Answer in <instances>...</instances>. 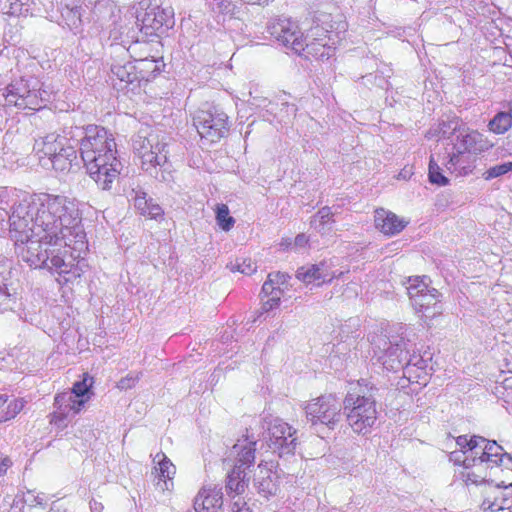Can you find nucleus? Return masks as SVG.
I'll return each instance as SVG.
<instances>
[{
	"label": "nucleus",
	"instance_id": "obj_18",
	"mask_svg": "<svg viewBox=\"0 0 512 512\" xmlns=\"http://www.w3.org/2000/svg\"><path fill=\"white\" fill-rule=\"evenodd\" d=\"M61 23L75 35L83 31V12L81 0H58Z\"/></svg>",
	"mask_w": 512,
	"mask_h": 512
},
{
	"label": "nucleus",
	"instance_id": "obj_27",
	"mask_svg": "<svg viewBox=\"0 0 512 512\" xmlns=\"http://www.w3.org/2000/svg\"><path fill=\"white\" fill-rule=\"evenodd\" d=\"M168 151L160 154L158 159L152 164L151 169L144 170L156 180L163 183H170L173 180L171 164L168 162Z\"/></svg>",
	"mask_w": 512,
	"mask_h": 512
},
{
	"label": "nucleus",
	"instance_id": "obj_38",
	"mask_svg": "<svg viewBox=\"0 0 512 512\" xmlns=\"http://www.w3.org/2000/svg\"><path fill=\"white\" fill-rule=\"evenodd\" d=\"M428 177L432 184L438 186H445L449 182L448 178L442 173V168L434 156L430 157Z\"/></svg>",
	"mask_w": 512,
	"mask_h": 512
},
{
	"label": "nucleus",
	"instance_id": "obj_22",
	"mask_svg": "<svg viewBox=\"0 0 512 512\" xmlns=\"http://www.w3.org/2000/svg\"><path fill=\"white\" fill-rule=\"evenodd\" d=\"M375 227L383 234L393 236L400 233L408 224L395 213L384 208H378L374 214Z\"/></svg>",
	"mask_w": 512,
	"mask_h": 512
},
{
	"label": "nucleus",
	"instance_id": "obj_33",
	"mask_svg": "<svg viewBox=\"0 0 512 512\" xmlns=\"http://www.w3.org/2000/svg\"><path fill=\"white\" fill-rule=\"evenodd\" d=\"M462 156L463 155L454 150L451 153H445L442 157L438 155L436 160L444 165L445 168L450 172L459 170L460 174H468L471 172V169H467L464 165H462Z\"/></svg>",
	"mask_w": 512,
	"mask_h": 512
},
{
	"label": "nucleus",
	"instance_id": "obj_64",
	"mask_svg": "<svg viewBox=\"0 0 512 512\" xmlns=\"http://www.w3.org/2000/svg\"><path fill=\"white\" fill-rule=\"evenodd\" d=\"M187 512H191V511H187Z\"/></svg>",
	"mask_w": 512,
	"mask_h": 512
},
{
	"label": "nucleus",
	"instance_id": "obj_48",
	"mask_svg": "<svg viewBox=\"0 0 512 512\" xmlns=\"http://www.w3.org/2000/svg\"><path fill=\"white\" fill-rule=\"evenodd\" d=\"M25 401L23 399H16L13 402H11L7 410L5 412L4 420H9L14 418L20 411L24 408Z\"/></svg>",
	"mask_w": 512,
	"mask_h": 512
},
{
	"label": "nucleus",
	"instance_id": "obj_63",
	"mask_svg": "<svg viewBox=\"0 0 512 512\" xmlns=\"http://www.w3.org/2000/svg\"><path fill=\"white\" fill-rule=\"evenodd\" d=\"M2 305V303H0V306Z\"/></svg>",
	"mask_w": 512,
	"mask_h": 512
},
{
	"label": "nucleus",
	"instance_id": "obj_3",
	"mask_svg": "<svg viewBox=\"0 0 512 512\" xmlns=\"http://www.w3.org/2000/svg\"><path fill=\"white\" fill-rule=\"evenodd\" d=\"M378 388L367 379H360L343 399L346 421L354 433L367 435L378 418L376 394Z\"/></svg>",
	"mask_w": 512,
	"mask_h": 512
},
{
	"label": "nucleus",
	"instance_id": "obj_58",
	"mask_svg": "<svg viewBox=\"0 0 512 512\" xmlns=\"http://www.w3.org/2000/svg\"><path fill=\"white\" fill-rule=\"evenodd\" d=\"M308 243V238L305 234H298L296 237H295V241H294V244L295 246L297 247H305Z\"/></svg>",
	"mask_w": 512,
	"mask_h": 512
},
{
	"label": "nucleus",
	"instance_id": "obj_32",
	"mask_svg": "<svg viewBox=\"0 0 512 512\" xmlns=\"http://www.w3.org/2000/svg\"><path fill=\"white\" fill-rule=\"evenodd\" d=\"M155 471L160 479H172L176 473V467L171 460L163 453L158 452L153 458Z\"/></svg>",
	"mask_w": 512,
	"mask_h": 512
},
{
	"label": "nucleus",
	"instance_id": "obj_40",
	"mask_svg": "<svg viewBox=\"0 0 512 512\" xmlns=\"http://www.w3.org/2000/svg\"><path fill=\"white\" fill-rule=\"evenodd\" d=\"M333 213L331 211V208L328 206H325L321 208L316 215L312 217L311 220V226L314 227L318 231H324L330 221H332Z\"/></svg>",
	"mask_w": 512,
	"mask_h": 512
},
{
	"label": "nucleus",
	"instance_id": "obj_21",
	"mask_svg": "<svg viewBox=\"0 0 512 512\" xmlns=\"http://www.w3.org/2000/svg\"><path fill=\"white\" fill-rule=\"evenodd\" d=\"M254 486L263 497L269 498L277 494L279 489L278 476L273 472L272 466L268 467L267 463H260L258 465V471L254 478Z\"/></svg>",
	"mask_w": 512,
	"mask_h": 512
},
{
	"label": "nucleus",
	"instance_id": "obj_23",
	"mask_svg": "<svg viewBox=\"0 0 512 512\" xmlns=\"http://www.w3.org/2000/svg\"><path fill=\"white\" fill-rule=\"evenodd\" d=\"M291 433H296V429L280 418H270L269 420L264 419L263 422H261L259 436L262 435L270 447L274 443H277L283 435L291 437Z\"/></svg>",
	"mask_w": 512,
	"mask_h": 512
},
{
	"label": "nucleus",
	"instance_id": "obj_52",
	"mask_svg": "<svg viewBox=\"0 0 512 512\" xmlns=\"http://www.w3.org/2000/svg\"><path fill=\"white\" fill-rule=\"evenodd\" d=\"M138 380L139 376L137 374L130 373L118 381L117 387L121 390H128L134 387Z\"/></svg>",
	"mask_w": 512,
	"mask_h": 512
},
{
	"label": "nucleus",
	"instance_id": "obj_17",
	"mask_svg": "<svg viewBox=\"0 0 512 512\" xmlns=\"http://www.w3.org/2000/svg\"><path fill=\"white\" fill-rule=\"evenodd\" d=\"M89 397L86 399H78L70 391H64L55 395L54 398V412L52 413L51 422L59 423L70 417V415L78 414L85 404L88 402Z\"/></svg>",
	"mask_w": 512,
	"mask_h": 512
},
{
	"label": "nucleus",
	"instance_id": "obj_57",
	"mask_svg": "<svg viewBox=\"0 0 512 512\" xmlns=\"http://www.w3.org/2000/svg\"><path fill=\"white\" fill-rule=\"evenodd\" d=\"M323 275H325V280L319 279V285L323 283H329L336 277L334 272L329 271V267L325 263L323 268Z\"/></svg>",
	"mask_w": 512,
	"mask_h": 512
},
{
	"label": "nucleus",
	"instance_id": "obj_16",
	"mask_svg": "<svg viewBox=\"0 0 512 512\" xmlns=\"http://www.w3.org/2000/svg\"><path fill=\"white\" fill-rule=\"evenodd\" d=\"M133 151L141 160L143 170L151 169L160 154L167 152L166 143L161 142L157 135L148 137L138 134L133 138Z\"/></svg>",
	"mask_w": 512,
	"mask_h": 512
},
{
	"label": "nucleus",
	"instance_id": "obj_34",
	"mask_svg": "<svg viewBox=\"0 0 512 512\" xmlns=\"http://www.w3.org/2000/svg\"><path fill=\"white\" fill-rule=\"evenodd\" d=\"M323 268L324 263L311 265L310 267H301L297 270L296 277L304 283H315L319 286V279L325 280Z\"/></svg>",
	"mask_w": 512,
	"mask_h": 512
},
{
	"label": "nucleus",
	"instance_id": "obj_47",
	"mask_svg": "<svg viewBox=\"0 0 512 512\" xmlns=\"http://www.w3.org/2000/svg\"><path fill=\"white\" fill-rule=\"evenodd\" d=\"M272 277L268 274L267 280L264 282L261 290V294L264 297L267 296H282L283 295V288L280 286H276L274 282L272 281Z\"/></svg>",
	"mask_w": 512,
	"mask_h": 512
},
{
	"label": "nucleus",
	"instance_id": "obj_26",
	"mask_svg": "<svg viewBox=\"0 0 512 512\" xmlns=\"http://www.w3.org/2000/svg\"><path fill=\"white\" fill-rule=\"evenodd\" d=\"M492 442L482 436L473 435L468 438L467 435H460L456 438V444L460 447V451L457 452L462 454V459H464L466 455L479 454L487 443Z\"/></svg>",
	"mask_w": 512,
	"mask_h": 512
},
{
	"label": "nucleus",
	"instance_id": "obj_60",
	"mask_svg": "<svg viewBox=\"0 0 512 512\" xmlns=\"http://www.w3.org/2000/svg\"><path fill=\"white\" fill-rule=\"evenodd\" d=\"M244 3L250 5H264L267 4V0H242Z\"/></svg>",
	"mask_w": 512,
	"mask_h": 512
},
{
	"label": "nucleus",
	"instance_id": "obj_10",
	"mask_svg": "<svg viewBox=\"0 0 512 512\" xmlns=\"http://www.w3.org/2000/svg\"><path fill=\"white\" fill-rule=\"evenodd\" d=\"M67 241L68 244H65L64 240L59 241L57 244L55 240L52 241V244L48 246L49 253L47 264H43L42 268L64 276L65 281H70L71 277H66V275H71L72 277L80 275L77 264L75 263L76 258L79 257V253L75 256L74 252H79L82 246L74 242L75 238H73V236H69Z\"/></svg>",
	"mask_w": 512,
	"mask_h": 512
},
{
	"label": "nucleus",
	"instance_id": "obj_1",
	"mask_svg": "<svg viewBox=\"0 0 512 512\" xmlns=\"http://www.w3.org/2000/svg\"><path fill=\"white\" fill-rule=\"evenodd\" d=\"M9 223L21 233H26L27 226L34 232L55 243L73 236L75 243L81 246L85 243V233L80 225L81 216L75 199L65 195L48 193L34 194L29 200H24L12 207Z\"/></svg>",
	"mask_w": 512,
	"mask_h": 512
},
{
	"label": "nucleus",
	"instance_id": "obj_55",
	"mask_svg": "<svg viewBox=\"0 0 512 512\" xmlns=\"http://www.w3.org/2000/svg\"><path fill=\"white\" fill-rule=\"evenodd\" d=\"M231 512H253L243 497H239L232 502Z\"/></svg>",
	"mask_w": 512,
	"mask_h": 512
},
{
	"label": "nucleus",
	"instance_id": "obj_56",
	"mask_svg": "<svg viewBox=\"0 0 512 512\" xmlns=\"http://www.w3.org/2000/svg\"><path fill=\"white\" fill-rule=\"evenodd\" d=\"M267 300L263 303V306H262V309L264 312H268L274 308H276L279 303H280V299H281V296H267Z\"/></svg>",
	"mask_w": 512,
	"mask_h": 512
},
{
	"label": "nucleus",
	"instance_id": "obj_35",
	"mask_svg": "<svg viewBox=\"0 0 512 512\" xmlns=\"http://www.w3.org/2000/svg\"><path fill=\"white\" fill-rule=\"evenodd\" d=\"M493 490L495 493L493 499L491 495L487 493L482 502V508L484 510H488L491 512H498L504 510L508 499L504 497L503 491L501 490V486L497 484Z\"/></svg>",
	"mask_w": 512,
	"mask_h": 512
},
{
	"label": "nucleus",
	"instance_id": "obj_44",
	"mask_svg": "<svg viewBox=\"0 0 512 512\" xmlns=\"http://www.w3.org/2000/svg\"><path fill=\"white\" fill-rule=\"evenodd\" d=\"M131 198L134 202L135 208L139 211L141 215L144 214V211L148 209L149 204L153 200L151 197H147L146 192H144L140 188L132 190Z\"/></svg>",
	"mask_w": 512,
	"mask_h": 512
},
{
	"label": "nucleus",
	"instance_id": "obj_9",
	"mask_svg": "<svg viewBox=\"0 0 512 512\" xmlns=\"http://www.w3.org/2000/svg\"><path fill=\"white\" fill-rule=\"evenodd\" d=\"M25 232L21 233L10 224V234L15 241L17 255L30 267L42 268L43 264H47L48 246L53 240L38 236L30 226H27Z\"/></svg>",
	"mask_w": 512,
	"mask_h": 512
},
{
	"label": "nucleus",
	"instance_id": "obj_20",
	"mask_svg": "<svg viewBox=\"0 0 512 512\" xmlns=\"http://www.w3.org/2000/svg\"><path fill=\"white\" fill-rule=\"evenodd\" d=\"M481 142L482 135L463 124L454 139H452L451 144L453 151L455 150L464 155L466 152L482 150L483 145L480 144Z\"/></svg>",
	"mask_w": 512,
	"mask_h": 512
},
{
	"label": "nucleus",
	"instance_id": "obj_15",
	"mask_svg": "<svg viewBox=\"0 0 512 512\" xmlns=\"http://www.w3.org/2000/svg\"><path fill=\"white\" fill-rule=\"evenodd\" d=\"M267 30L271 37L296 54L303 51L304 33L301 32L297 22L289 18H279L271 21Z\"/></svg>",
	"mask_w": 512,
	"mask_h": 512
},
{
	"label": "nucleus",
	"instance_id": "obj_51",
	"mask_svg": "<svg viewBox=\"0 0 512 512\" xmlns=\"http://www.w3.org/2000/svg\"><path fill=\"white\" fill-rule=\"evenodd\" d=\"M23 501L30 507L45 506L44 499L40 495H34L30 490H28L26 494H23Z\"/></svg>",
	"mask_w": 512,
	"mask_h": 512
},
{
	"label": "nucleus",
	"instance_id": "obj_25",
	"mask_svg": "<svg viewBox=\"0 0 512 512\" xmlns=\"http://www.w3.org/2000/svg\"><path fill=\"white\" fill-rule=\"evenodd\" d=\"M65 139V136L55 133L47 134L44 137H40L35 140L34 150L37 154L42 155L43 157H48L51 161V158L55 156L59 147L65 142Z\"/></svg>",
	"mask_w": 512,
	"mask_h": 512
},
{
	"label": "nucleus",
	"instance_id": "obj_19",
	"mask_svg": "<svg viewBox=\"0 0 512 512\" xmlns=\"http://www.w3.org/2000/svg\"><path fill=\"white\" fill-rule=\"evenodd\" d=\"M223 508L222 488L203 487L194 499L195 512H221Z\"/></svg>",
	"mask_w": 512,
	"mask_h": 512
},
{
	"label": "nucleus",
	"instance_id": "obj_8",
	"mask_svg": "<svg viewBox=\"0 0 512 512\" xmlns=\"http://www.w3.org/2000/svg\"><path fill=\"white\" fill-rule=\"evenodd\" d=\"M307 421L316 432L332 431L342 419L343 401L334 394H325L308 402L305 407Z\"/></svg>",
	"mask_w": 512,
	"mask_h": 512
},
{
	"label": "nucleus",
	"instance_id": "obj_7",
	"mask_svg": "<svg viewBox=\"0 0 512 512\" xmlns=\"http://www.w3.org/2000/svg\"><path fill=\"white\" fill-rule=\"evenodd\" d=\"M256 444L257 440L253 436H247L234 444L230 451L235 461L232 471L227 475L225 488L232 500L242 497L248 487L245 467H250L255 461Z\"/></svg>",
	"mask_w": 512,
	"mask_h": 512
},
{
	"label": "nucleus",
	"instance_id": "obj_13",
	"mask_svg": "<svg viewBox=\"0 0 512 512\" xmlns=\"http://www.w3.org/2000/svg\"><path fill=\"white\" fill-rule=\"evenodd\" d=\"M193 121L201 139L209 143L218 142L229 131L228 116L218 107L198 111Z\"/></svg>",
	"mask_w": 512,
	"mask_h": 512
},
{
	"label": "nucleus",
	"instance_id": "obj_11",
	"mask_svg": "<svg viewBox=\"0 0 512 512\" xmlns=\"http://www.w3.org/2000/svg\"><path fill=\"white\" fill-rule=\"evenodd\" d=\"M425 279V276L409 278L406 290L414 310L426 318H432L440 313V293L435 288H429Z\"/></svg>",
	"mask_w": 512,
	"mask_h": 512
},
{
	"label": "nucleus",
	"instance_id": "obj_4",
	"mask_svg": "<svg viewBox=\"0 0 512 512\" xmlns=\"http://www.w3.org/2000/svg\"><path fill=\"white\" fill-rule=\"evenodd\" d=\"M462 456L458 452H451L449 459L459 465L457 477L466 485L489 483L493 471L499 469L504 459L511 460L510 455L496 442L487 443L479 454L466 455L464 459Z\"/></svg>",
	"mask_w": 512,
	"mask_h": 512
},
{
	"label": "nucleus",
	"instance_id": "obj_49",
	"mask_svg": "<svg viewBox=\"0 0 512 512\" xmlns=\"http://www.w3.org/2000/svg\"><path fill=\"white\" fill-rule=\"evenodd\" d=\"M143 216H146L154 220H161L163 219L164 211L158 203L152 200V202L148 206V209L144 211Z\"/></svg>",
	"mask_w": 512,
	"mask_h": 512
},
{
	"label": "nucleus",
	"instance_id": "obj_5",
	"mask_svg": "<svg viewBox=\"0 0 512 512\" xmlns=\"http://www.w3.org/2000/svg\"><path fill=\"white\" fill-rule=\"evenodd\" d=\"M408 327L395 324L371 338L372 359L388 371L397 372L405 367V357L411 346Z\"/></svg>",
	"mask_w": 512,
	"mask_h": 512
},
{
	"label": "nucleus",
	"instance_id": "obj_31",
	"mask_svg": "<svg viewBox=\"0 0 512 512\" xmlns=\"http://www.w3.org/2000/svg\"><path fill=\"white\" fill-rule=\"evenodd\" d=\"M291 434V437L283 435L277 443H274L269 447L274 453H277L280 458L293 456L295 454L296 447L298 445L297 436L296 433Z\"/></svg>",
	"mask_w": 512,
	"mask_h": 512
},
{
	"label": "nucleus",
	"instance_id": "obj_53",
	"mask_svg": "<svg viewBox=\"0 0 512 512\" xmlns=\"http://www.w3.org/2000/svg\"><path fill=\"white\" fill-rule=\"evenodd\" d=\"M270 277L274 278L272 281L276 286H280L283 288V291L288 288V280L290 279V276L287 273L283 272H272L269 273Z\"/></svg>",
	"mask_w": 512,
	"mask_h": 512
},
{
	"label": "nucleus",
	"instance_id": "obj_30",
	"mask_svg": "<svg viewBox=\"0 0 512 512\" xmlns=\"http://www.w3.org/2000/svg\"><path fill=\"white\" fill-rule=\"evenodd\" d=\"M31 89L32 88L30 87L29 83L24 79H20L11 83L6 88V103L10 106H16L20 99H22L26 94L30 93Z\"/></svg>",
	"mask_w": 512,
	"mask_h": 512
},
{
	"label": "nucleus",
	"instance_id": "obj_36",
	"mask_svg": "<svg viewBox=\"0 0 512 512\" xmlns=\"http://www.w3.org/2000/svg\"><path fill=\"white\" fill-rule=\"evenodd\" d=\"M512 126V116L509 112H498L489 122V129L496 134H503Z\"/></svg>",
	"mask_w": 512,
	"mask_h": 512
},
{
	"label": "nucleus",
	"instance_id": "obj_43",
	"mask_svg": "<svg viewBox=\"0 0 512 512\" xmlns=\"http://www.w3.org/2000/svg\"><path fill=\"white\" fill-rule=\"evenodd\" d=\"M93 379L84 377L82 381H77L73 384V387L71 389V393L75 395L78 399H86L87 397L90 398L91 387H92Z\"/></svg>",
	"mask_w": 512,
	"mask_h": 512
},
{
	"label": "nucleus",
	"instance_id": "obj_45",
	"mask_svg": "<svg viewBox=\"0 0 512 512\" xmlns=\"http://www.w3.org/2000/svg\"><path fill=\"white\" fill-rule=\"evenodd\" d=\"M512 171V162H506L490 167L483 173V178L487 181L503 176Z\"/></svg>",
	"mask_w": 512,
	"mask_h": 512
},
{
	"label": "nucleus",
	"instance_id": "obj_39",
	"mask_svg": "<svg viewBox=\"0 0 512 512\" xmlns=\"http://www.w3.org/2000/svg\"><path fill=\"white\" fill-rule=\"evenodd\" d=\"M414 346L415 345L411 341L410 349L408 350L407 357H405L404 360V362H406L405 367L401 369L404 370L405 373H411V369L413 367L423 370L427 366L426 360H424L420 354L415 353Z\"/></svg>",
	"mask_w": 512,
	"mask_h": 512
},
{
	"label": "nucleus",
	"instance_id": "obj_29",
	"mask_svg": "<svg viewBox=\"0 0 512 512\" xmlns=\"http://www.w3.org/2000/svg\"><path fill=\"white\" fill-rule=\"evenodd\" d=\"M462 125L463 123L459 118L453 117L452 119L439 123L438 128L434 132L430 130L426 134V137L432 138L438 136L440 139H447L451 143Z\"/></svg>",
	"mask_w": 512,
	"mask_h": 512
},
{
	"label": "nucleus",
	"instance_id": "obj_41",
	"mask_svg": "<svg viewBox=\"0 0 512 512\" xmlns=\"http://www.w3.org/2000/svg\"><path fill=\"white\" fill-rule=\"evenodd\" d=\"M216 220L219 227L224 231H229L235 224V220L229 215L228 206L225 204L217 205Z\"/></svg>",
	"mask_w": 512,
	"mask_h": 512
},
{
	"label": "nucleus",
	"instance_id": "obj_2",
	"mask_svg": "<svg viewBox=\"0 0 512 512\" xmlns=\"http://www.w3.org/2000/svg\"><path fill=\"white\" fill-rule=\"evenodd\" d=\"M346 31L347 23L341 15L334 17L330 13L318 12L312 27L304 35V49L299 55L306 59H329Z\"/></svg>",
	"mask_w": 512,
	"mask_h": 512
},
{
	"label": "nucleus",
	"instance_id": "obj_6",
	"mask_svg": "<svg viewBox=\"0 0 512 512\" xmlns=\"http://www.w3.org/2000/svg\"><path fill=\"white\" fill-rule=\"evenodd\" d=\"M71 139H74L82 161H91L103 154L118 153L113 134L106 128L98 125L75 127L70 131Z\"/></svg>",
	"mask_w": 512,
	"mask_h": 512
},
{
	"label": "nucleus",
	"instance_id": "obj_59",
	"mask_svg": "<svg viewBox=\"0 0 512 512\" xmlns=\"http://www.w3.org/2000/svg\"><path fill=\"white\" fill-rule=\"evenodd\" d=\"M11 464L12 461L8 457H5L0 461V477L6 473Z\"/></svg>",
	"mask_w": 512,
	"mask_h": 512
},
{
	"label": "nucleus",
	"instance_id": "obj_50",
	"mask_svg": "<svg viewBox=\"0 0 512 512\" xmlns=\"http://www.w3.org/2000/svg\"><path fill=\"white\" fill-rule=\"evenodd\" d=\"M209 5L216 13H228L232 9V4L229 0H210Z\"/></svg>",
	"mask_w": 512,
	"mask_h": 512
},
{
	"label": "nucleus",
	"instance_id": "obj_46",
	"mask_svg": "<svg viewBox=\"0 0 512 512\" xmlns=\"http://www.w3.org/2000/svg\"><path fill=\"white\" fill-rule=\"evenodd\" d=\"M231 271H238L245 275H251L257 270V266L251 259H237L230 264Z\"/></svg>",
	"mask_w": 512,
	"mask_h": 512
},
{
	"label": "nucleus",
	"instance_id": "obj_54",
	"mask_svg": "<svg viewBox=\"0 0 512 512\" xmlns=\"http://www.w3.org/2000/svg\"><path fill=\"white\" fill-rule=\"evenodd\" d=\"M23 494L24 492L18 493L13 499L9 495H6L4 497V502H6L11 509H18L19 511L22 510L24 505H26V502L23 501Z\"/></svg>",
	"mask_w": 512,
	"mask_h": 512
},
{
	"label": "nucleus",
	"instance_id": "obj_61",
	"mask_svg": "<svg viewBox=\"0 0 512 512\" xmlns=\"http://www.w3.org/2000/svg\"><path fill=\"white\" fill-rule=\"evenodd\" d=\"M8 400V397L7 395L5 394H0V407L3 406Z\"/></svg>",
	"mask_w": 512,
	"mask_h": 512
},
{
	"label": "nucleus",
	"instance_id": "obj_62",
	"mask_svg": "<svg viewBox=\"0 0 512 512\" xmlns=\"http://www.w3.org/2000/svg\"><path fill=\"white\" fill-rule=\"evenodd\" d=\"M409 176H410V172H409V171H406V170H404V171H402V172H400V173H399V177H401V178H403V179H406V178H407V177H409Z\"/></svg>",
	"mask_w": 512,
	"mask_h": 512
},
{
	"label": "nucleus",
	"instance_id": "obj_12",
	"mask_svg": "<svg viewBox=\"0 0 512 512\" xmlns=\"http://www.w3.org/2000/svg\"><path fill=\"white\" fill-rule=\"evenodd\" d=\"M84 167L89 177L103 191H110L113 183L119 179L123 164L117 153L103 154L91 161H84Z\"/></svg>",
	"mask_w": 512,
	"mask_h": 512
},
{
	"label": "nucleus",
	"instance_id": "obj_37",
	"mask_svg": "<svg viewBox=\"0 0 512 512\" xmlns=\"http://www.w3.org/2000/svg\"><path fill=\"white\" fill-rule=\"evenodd\" d=\"M111 71L121 82L127 84L133 83L138 79L135 66L130 62L124 65H113Z\"/></svg>",
	"mask_w": 512,
	"mask_h": 512
},
{
	"label": "nucleus",
	"instance_id": "obj_24",
	"mask_svg": "<svg viewBox=\"0 0 512 512\" xmlns=\"http://www.w3.org/2000/svg\"><path fill=\"white\" fill-rule=\"evenodd\" d=\"M74 139L67 138L65 142L59 147L55 156L51 158V164L56 171L69 172L73 165H78V155L75 146L70 142Z\"/></svg>",
	"mask_w": 512,
	"mask_h": 512
},
{
	"label": "nucleus",
	"instance_id": "obj_42",
	"mask_svg": "<svg viewBox=\"0 0 512 512\" xmlns=\"http://www.w3.org/2000/svg\"><path fill=\"white\" fill-rule=\"evenodd\" d=\"M29 0H5L3 10L6 14L18 16L29 11Z\"/></svg>",
	"mask_w": 512,
	"mask_h": 512
},
{
	"label": "nucleus",
	"instance_id": "obj_28",
	"mask_svg": "<svg viewBox=\"0 0 512 512\" xmlns=\"http://www.w3.org/2000/svg\"><path fill=\"white\" fill-rule=\"evenodd\" d=\"M48 94L45 90L32 87L30 93L26 94L15 107L19 109L39 110L45 106L48 101Z\"/></svg>",
	"mask_w": 512,
	"mask_h": 512
},
{
	"label": "nucleus",
	"instance_id": "obj_14",
	"mask_svg": "<svg viewBox=\"0 0 512 512\" xmlns=\"http://www.w3.org/2000/svg\"><path fill=\"white\" fill-rule=\"evenodd\" d=\"M141 31L146 35H153L162 29L172 28L174 25V11L171 6H163L161 0H152L141 17Z\"/></svg>",
	"mask_w": 512,
	"mask_h": 512
}]
</instances>
